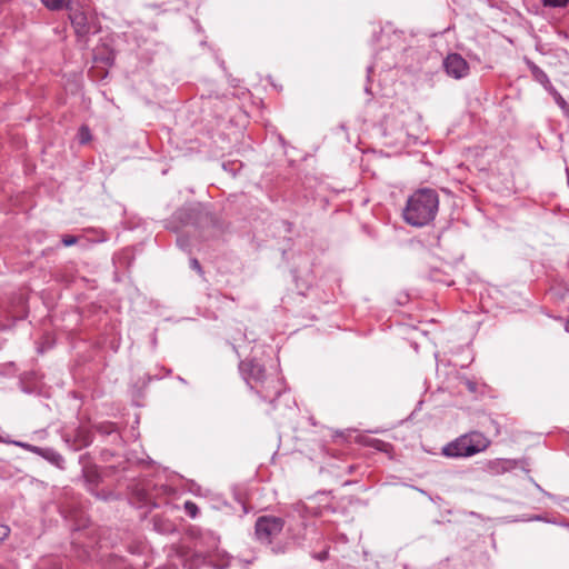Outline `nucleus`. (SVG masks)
Wrapping results in <instances>:
<instances>
[{
    "label": "nucleus",
    "mask_w": 569,
    "mask_h": 569,
    "mask_svg": "<svg viewBox=\"0 0 569 569\" xmlns=\"http://www.w3.org/2000/svg\"><path fill=\"white\" fill-rule=\"evenodd\" d=\"M239 372L246 383L263 401L273 402L282 395L283 382L273 375H267L264 366L256 359H244L239 362Z\"/></svg>",
    "instance_id": "1"
},
{
    "label": "nucleus",
    "mask_w": 569,
    "mask_h": 569,
    "mask_svg": "<svg viewBox=\"0 0 569 569\" xmlns=\"http://www.w3.org/2000/svg\"><path fill=\"white\" fill-rule=\"evenodd\" d=\"M439 209V194L432 188H420L407 200L403 219L413 227H423L435 220Z\"/></svg>",
    "instance_id": "2"
},
{
    "label": "nucleus",
    "mask_w": 569,
    "mask_h": 569,
    "mask_svg": "<svg viewBox=\"0 0 569 569\" xmlns=\"http://www.w3.org/2000/svg\"><path fill=\"white\" fill-rule=\"evenodd\" d=\"M491 441L480 431H470L459 436L442 447L447 458H468L485 451Z\"/></svg>",
    "instance_id": "3"
},
{
    "label": "nucleus",
    "mask_w": 569,
    "mask_h": 569,
    "mask_svg": "<svg viewBox=\"0 0 569 569\" xmlns=\"http://www.w3.org/2000/svg\"><path fill=\"white\" fill-rule=\"evenodd\" d=\"M203 220H208V212L199 206H187L173 212L169 220L168 228L178 231L181 227H200Z\"/></svg>",
    "instance_id": "4"
},
{
    "label": "nucleus",
    "mask_w": 569,
    "mask_h": 569,
    "mask_svg": "<svg viewBox=\"0 0 569 569\" xmlns=\"http://www.w3.org/2000/svg\"><path fill=\"white\" fill-rule=\"evenodd\" d=\"M69 19L79 38H84L89 33L98 30L97 19L93 16H89L78 1H74V3L69 7Z\"/></svg>",
    "instance_id": "5"
},
{
    "label": "nucleus",
    "mask_w": 569,
    "mask_h": 569,
    "mask_svg": "<svg viewBox=\"0 0 569 569\" xmlns=\"http://www.w3.org/2000/svg\"><path fill=\"white\" fill-rule=\"evenodd\" d=\"M284 521L280 517L261 516L256 521L254 533L261 543L270 545L282 531Z\"/></svg>",
    "instance_id": "6"
},
{
    "label": "nucleus",
    "mask_w": 569,
    "mask_h": 569,
    "mask_svg": "<svg viewBox=\"0 0 569 569\" xmlns=\"http://www.w3.org/2000/svg\"><path fill=\"white\" fill-rule=\"evenodd\" d=\"M293 510L305 521V525L317 519L320 511V499L317 495L309 496L293 505Z\"/></svg>",
    "instance_id": "7"
},
{
    "label": "nucleus",
    "mask_w": 569,
    "mask_h": 569,
    "mask_svg": "<svg viewBox=\"0 0 569 569\" xmlns=\"http://www.w3.org/2000/svg\"><path fill=\"white\" fill-rule=\"evenodd\" d=\"M63 440L74 451L89 447L93 441V433L84 427H78L72 432H66Z\"/></svg>",
    "instance_id": "8"
},
{
    "label": "nucleus",
    "mask_w": 569,
    "mask_h": 569,
    "mask_svg": "<svg viewBox=\"0 0 569 569\" xmlns=\"http://www.w3.org/2000/svg\"><path fill=\"white\" fill-rule=\"evenodd\" d=\"M89 455L83 453L79 457V462L82 465V478L84 480V483L87 486V489L96 495V488L101 481V475L98 470V467L96 465H91L88 462Z\"/></svg>",
    "instance_id": "9"
},
{
    "label": "nucleus",
    "mask_w": 569,
    "mask_h": 569,
    "mask_svg": "<svg viewBox=\"0 0 569 569\" xmlns=\"http://www.w3.org/2000/svg\"><path fill=\"white\" fill-rule=\"evenodd\" d=\"M172 492L171 487L167 485L154 486L152 490L143 489L141 493V501L144 506H149L151 508H158L161 506L164 497Z\"/></svg>",
    "instance_id": "10"
},
{
    "label": "nucleus",
    "mask_w": 569,
    "mask_h": 569,
    "mask_svg": "<svg viewBox=\"0 0 569 569\" xmlns=\"http://www.w3.org/2000/svg\"><path fill=\"white\" fill-rule=\"evenodd\" d=\"M443 67L445 71H465L468 66L460 54L451 53L445 59Z\"/></svg>",
    "instance_id": "11"
},
{
    "label": "nucleus",
    "mask_w": 569,
    "mask_h": 569,
    "mask_svg": "<svg viewBox=\"0 0 569 569\" xmlns=\"http://www.w3.org/2000/svg\"><path fill=\"white\" fill-rule=\"evenodd\" d=\"M97 432L102 436H112V442L117 443L122 440L120 433L118 432L117 425L114 422L104 421L94 426Z\"/></svg>",
    "instance_id": "12"
},
{
    "label": "nucleus",
    "mask_w": 569,
    "mask_h": 569,
    "mask_svg": "<svg viewBox=\"0 0 569 569\" xmlns=\"http://www.w3.org/2000/svg\"><path fill=\"white\" fill-rule=\"evenodd\" d=\"M207 562V556L201 552H192L183 558V567L186 569H200Z\"/></svg>",
    "instance_id": "13"
},
{
    "label": "nucleus",
    "mask_w": 569,
    "mask_h": 569,
    "mask_svg": "<svg viewBox=\"0 0 569 569\" xmlns=\"http://www.w3.org/2000/svg\"><path fill=\"white\" fill-rule=\"evenodd\" d=\"M153 529L161 535H169L176 531V526L169 519L160 516L152 518Z\"/></svg>",
    "instance_id": "14"
},
{
    "label": "nucleus",
    "mask_w": 569,
    "mask_h": 569,
    "mask_svg": "<svg viewBox=\"0 0 569 569\" xmlns=\"http://www.w3.org/2000/svg\"><path fill=\"white\" fill-rule=\"evenodd\" d=\"M42 458L47 460L49 463L54 467L63 470L66 468V460L61 453H59L53 448H46V451L42 455Z\"/></svg>",
    "instance_id": "15"
},
{
    "label": "nucleus",
    "mask_w": 569,
    "mask_h": 569,
    "mask_svg": "<svg viewBox=\"0 0 569 569\" xmlns=\"http://www.w3.org/2000/svg\"><path fill=\"white\" fill-rule=\"evenodd\" d=\"M76 0H41L42 4L52 11H59L62 9H67L69 11V7L74 3Z\"/></svg>",
    "instance_id": "16"
},
{
    "label": "nucleus",
    "mask_w": 569,
    "mask_h": 569,
    "mask_svg": "<svg viewBox=\"0 0 569 569\" xmlns=\"http://www.w3.org/2000/svg\"><path fill=\"white\" fill-rule=\"evenodd\" d=\"M535 77V80L539 82L550 94L553 93V90H557L550 79L548 78L547 73H532Z\"/></svg>",
    "instance_id": "17"
},
{
    "label": "nucleus",
    "mask_w": 569,
    "mask_h": 569,
    "mask_svg": "<svg viewBox=\"0 0 569 569\" xmlns=\"http://www.w3.org/2000/svg\"><path fill=\"white\" fill-rule=\"evenodd\" d=\"M555 102L558 104V107L563 111V113L569 117V103L562 98V96L557 91L553 90V93H551Z\"/></svg>",
    "instance_id": "18"
},
{
    "label": "nucleus",
    "mask_w": 569,
    "mask_h": 569,
    "mask_svg": "<svg viewBox=\"0 0 569 569\" xmlns=\"http://www.w3.org/2000/svg\"><path fill=\"white\" fill-rule=\"evenodd\" d=\"M183 509H184L186 513H187L190 518H192V519L197 518V517H198V515H199V512H200L199 507L197 506V503H196V502H193V501H191V500H187V501L184 502V505H183Z\"/></svg>",
    "instance_id": "19"
},
{
    "label": "nucleus",
    "mask_w": 569,
    "mask_h": 569,
    "mask_svg": "<svg viewBox=\"0 0 569 569\" xmlns=\"http://www.w3.org/2000/svg\"><path fill=\"white\" fill-rule=\"evenodd\" d=\"M37 569H62V567L56 559H46L38 565Z\"/></svg>",
    "instance_id": "20"
},
{
    "label": "nucleus",
    "mask_w": 569,
    "mask_h": 569,
    "mask_svg": "<svg viewBox=\"0 0 569 569\" xmlns=\"http://www.w3.org/2000/svg\"><path fill=\"white\" fill-rule=\"evenodd\" d=\"M543 7L565 8L569 4V0H540Z\"/></svg>",
    "instance_id": "21"
},
{
    "label": "nucleus",
    "mask_w": 569,
    "mask_h": 569,
    "mask_svg": "<svg viewBox=\"0 0 569 569\" xmlns=\"http://www.w3.org/2000/svg\"><path fill=\"white\" fill-rule=\"evenodd\" d=\"M242 164L240 162L231 161V162H224L222 164V168L226 171H229L233 177L238 173Z\"/></svg>",
    "instance_id": "22"
},
{
    "label": "nucleus",
    "mask_w": 569,
    "mask_h": 569,
    "mask_svg": "<svg viewBox=\"0 0 569 569\" xmlns=\"http://www.w3.org/2000/svg\"><path fill=\"white\" fill-rule=\"evenodd\" d=\"M91 139V133H90V130L88 127H84L82 126L80 129H79V142L81 144H84L87 143L88 141H90Z\"/></svg>",
    "instance_id": "23"
},
{
    "label": "nucleus",
    "mask_w": 569,
    "mask_h": 569,
    "mask_svg": "<svg viewBox=\"0 0 569 569\" xmlns=\"http://www.w3.org/2000/svg\"><path fill=\"white\" fill-rule=\"evenodd\" d=\"M461 383L465 385L467 390L471 393H476L478 391V383L476 381H472L470 379H463Z\"/></svg>",
    "instance_id": "24"
},
{
    "label": "nucleus",
    "mask_w": 569,
    "mask_h": 569,
    "mask_svg": "<svg viewBox=\"0 0 569 569\" xmlns=\"http://www.w3.org/2000/svg\"><path fill=\"white\" fill-rule=\"evenodd\" d=\"M377 76V73H367V84L365 87V91L366 93L370 94V96H373L375 92L372 90V84L371 82L373 81L375 77Z\"/></svg>",
    "instance_id": "25"
},
{
    "label": "nucleus",
    "mask_w": 569,
    "mask_h": 569,
    "mask_svg": "<svg viewBox=\"0 0 569 569\" xmlns=\"http://www.w3.org/2000/svg\"><path fill=\"white\" fill-rule=\"evenodd\" d=\"M61 242L64 247H70V246H73L78 242V238L74 237V236H70V234H64L62 238H61Z\"/></svg>",
    "instance_id": "26"
},
{
    "label": "nucleus",
    "mask_w": 569,
    "mask_h": 569,
    "mask_svg": "<svg viewBox=\"0 0 569 569\" xmlns=\"http://www.w3.org/2000/svg\"><path fill=\"white\" fill-rule=\"evenodd\" d=\"M27 451L32 452L42 458V455L46 451V448L29 443V446H27Z\"/></svg>",
    "instance_id": "27"
},
{
    "label": "nucleus",
    "mask_w": 569,
    "mask_h": 569,
    "mask_svg": "<svg viewBox=\"0 0 569 569\" xmlns=\"http://www.w3.org/2000/svg\"><path fill=\"white\" fill-rule=\"evenodd\" d=\"M27 451L32 452L42 458V455L46 451V448L29 443V446H27Z\"/></svg>",
    "instance_id": "28"
},
{
    "label": "nucleus",
    "mask_w": 569,
    "mask_h": 569,
    "mask_svg": "<svg viewBox=\"0 0 569 569\" xmlns=\"http://www.w3.org/2000/svg\"><path fill=\"white\" fill-rule=\"evenodd\" d=\"M27 451L32 452L42 458V455L46 451V448L29 443V446H27Z\"/></svg>",
    "instance_id": "29"
},
{
    "label": "nucleus",
    "mask_w": 569,
    "mask_h": 569,
    "mask_svg": "<svg viewBox=\"0 0 569 569\" xmlns=\"http://www.w3.org/2000/svg\"><path fill=\"white\" fill-rule=\"evenodd\" d=\"M10 532L11 530L9 526L0 523V542L4 541L9 537Z\"/></svg>",
    "instance_id": "30"
},
{
    "label": "nucleus",
    "mask_w": 569,
    "mask_h": 569,
    "mask_svg": "<svg viewBox=\"0 0 569 569\" xmlns=\"http://www.w3.org/2000/svg\"><path fill=\"white\" fill-rule=\"evenodd\" d=\"M177 244L182 249V250H188L189 249V240L187 237L184 236H179L177 238Z\"/></svg>",
    "instance_id": "31"
},
{
    "label": "nucleus",
    "mask_w": 569,
    "mask_h": 569,
    "mask_svg": "<svg viewBox=\"0 0 569 569\" xmlns=\"http://www.w3.org/2000/svg\"><path fill=\"white\" fill-rule=\"evenodd\" d=\"M190 268L196 270L198 273L202 274L203 271H202V267L199 262V260L197 258H191L190 259Z\"/></svg>",
    "instance_id": "32"
},
{
    "label": "nucleus",
    "mask_w": 569,
    "mask_h": 569,
    "mask_svg": "<svg viewBox=\"0 0 569 569\" xmlns=\"http://www.w3.org/2000/svg\"><path fill=\"white\" fill-rule=\"evenodd\" d=\"M501 465V461H490L489 462V468L493 471V472H499V466Z\"/></svg>",
    "instance_id": "33"
},
{
    "label": "nucleus",
    "mask_w": 569,
    "mask_h": 569,
    "mask_svg": "<svg viewBox=\"0 0 569 569\" xmlns=\"http://www.w3.org/2000/svg\"><path fill=\"white\" fill-rule=\"evenodd\" d=\"M10 443H12V445H14V446H17V447H20V448H22V449H24V450H27V446H29V443H28V442L13 441V440H12V441H10Z\"/></svg>",
    "instance_id": "34"
},
{
    "label": "nucleus",
    "mask_w": 569,
    "mask_h": 569,
    "mask_svg": "<svg viewBox=\"0 0 569 569\" xmlns=\"http://www.w3.org/2000/svg\"><path fill=\"white\" fill-rule=\"evenodd\" d=\"M450 76H452L455 79H461L463 78L467 73H449Z\"/></svg>",
    "instance_id": "35"
},
{
    "label": "nucleus",
    "mask_w": 569,
    "mask_h": 569,
    "mask_svg": "<svg viewBox=\"0 0 569 569\" xmlns=\"http://www.w3.org/2000/svg\"><path fill=\"white\" fill-rule=\"evenodd\" d=\"M328 557V551L326 549H322V556H321V559L322 561H325Z\"/></svg>",
    "instance_id": "36"
},
{
    "label": "nucleus",
    "mask_w": 569,
    "mask_h": 569,
    "mask_svg": "<svg viewBox=\"0 0 569 569\" xmlns=\"http://www.w3.org/2000/svg\"><path fill=\"white\" fill-rule=\"evenodd\" d=\"M336 437H337V438H340V439H342V440H345V439H346V438H345V433H343V432H337Z\"/></svg>",
    "instance_id": "37"
},
{
    "label": "nucleus",
    "mask_w": 569,
    "mask_h": 569,
    "mask_svg": "<svg viewBox=\"0 0 569 569\" xmlns=\"http://www.w3.org/2000/svg\"><path fill=\"white\" fill-rule=\"evenodd\" d=\"M346 468H347V470H348V472H349V473H351V472H352V470H353V466H351V465H348Z\"/></svg>",
    "instance_id": "38"
},
{
    "label": "nucleus",
    "mask_w": 569,
    "mask_h": 569,
    "mask_svg": "<svg viewBox=\"0 0 569 569\" xmlns=\"http://www.w3.org/2000/svg\"><path fill=\"white\" fill-rule=\"evenodd\" d=\"M11 440H4L2 439V437L0 436V442H4V443H10Z\"/></svg>",
    "instance_id": "39"
},
{
    "label": "nucleus",
    "mask_w": 569,
    "mask_h": 569,
    "mask_svg": "<svg viewBox=\"0 0 569 569\" xmlns=\"http://www.w3.org/2000/svg\"><path fill=\"white\" fill-rule=\"evenodd\" d=\"M281 397V395L279 397L276 398V400L273 402L269 401L270 403H276L277 400ZM273 408H277V405H273Z\"/></svg>",
    "instance_id": "40"
},
{
    "label": "nucleus",
    "mask_w": 569,
    "mask_h": 569,
    "mask_svg": "<svg viewBox=\"0 0 569 569\" xmlns=\"http://www.w3.org/2000/svg\"><path fill=\"white\" fill-rule=\"evenodd\" d=\"M313 557L318 560H320V553H315Z\"/></svg>",
    "instance_id": "41"
},
{
    "label": "nucleus",
    "mask_w": 569,
    "mask_h": 569,
    "mask_svg": "<svg viewBox=\"0 0 569 569\" xmlns=\"http://www.w3.org/2000/svg\"><path fill=\"white\" fill-rule=\"evenodd\" d=\"M310 420H311L312 426H316V421L313 420V418H311Z\"/></svg>",
    "instance_id": "42"
},
{
    "label": "nucleus",
    "mask_w": 569,
    "mask_h": 569,
    "mask_svg": "<svg viewBox=\"0 0 569 569\" xmlns=\"http://www.w3.org/2000/svg\"><path fill=\"white\" fill-rule=\"evenodd\" d=\"M325 511H326V509L322 507V509H321L322 517L325 516Z\"/></svg>",
    "instance_id": "43"
},
{
    "label": "nucleus",
    "mask_w": 569,
    "mask_h": 569,
    "mask_svg": "<svg viewBox=\"0 0 569 569\" xmlns=\"http://www.w3.org/2000/svg\"><path fill=\"white\" fill-rule=\"evenodd\" d=\"M563 500H565V501H569V497H567V498H563Z\"/></svg>",
    "instance_id": "44"
}]
</instances>
